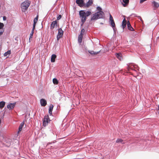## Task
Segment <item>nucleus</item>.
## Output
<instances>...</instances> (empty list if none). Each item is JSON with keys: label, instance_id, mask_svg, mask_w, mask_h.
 I'll use <instances>...</instances> for the list:
<instances>
[{"label": "nucleus", "instance_id": "1", "mask_svg": "<svg viewBox=\"0 0 159 159\" xmlns=\"http://www.w3.org/2000/svg\"><path fill=\"white\" fill-rule=\"evenodd\" d=\"M79 14L81 18V24L82 26L86 20L87 17L90 16L91 12L89 11L85 12L84 10H81L79 11Z\"/></svg>", "mask_w": 159, "mask_h": 159}, {"label": "nucleus", "instance_id": "2", "mask_svg": "<svg viewBox=\"0 0 159 159\" xmlns=\"http://www.w3.org/2000/svg\"><path fill=\"white\" fill-rule=\"evenodd\" d=\"M31 2L28 0H25L21 4V8L22 12H25L28 9L30 6Z\"/></svg>", "mask_w": 159, "mask_h": 159}, {"label": "nucleus", "instance_id": "3", "mask_svg": "<svg viewBox=\"0 0 159 159\" xmlns=\"http://www.w3.org/2000/svg\"><path fill=\"white\" fill-rule=\"evenodd\" d=\"M50 120L48 115L45 116L43 121V125L46 126L48 123V121Z\"/></svg>", "mask_w": 159, "mask_h": 159}, {"label": "nucleus", "instance_id": "4", "mask_svg": "<svg viewBox=\"0 0 159 159\" xmlns=\"http://www.w3.org/2000/svg\"><path fill=\"white\" fill-rule=\"evenodd\" d=\"M64 33L63 31L62 30L61 28H60L58 30V33L57 36V41L61 38L62 36Z\"/></svg>", "mask_w": 159, "mask_h": 159}, {"label": "nucleus", "instance_id": "5", "mask_svg": "<svg viewBox=\"0 0 159 159\" xmlns=\"http://www.w3.org/2000/svg\"><path fill=\"white\" fill-rule=\"evenodd\" d=\"M76 2L80 7H84L85 3L83 0H76Z\"/></svg>", "mask_w": 159, "mask_h": 159}, {"label": "nucleus", "instance_id": "6", "mask_svg": "<svg viewBox=\"0 0 159 159\" xmlns=\"http://www.w3.org/2000/svg\"><path fill=\"white\" fill-rule=\"evenodd\" d=\"M16 104V102L10 103L7 105V108L9 110H12L15 107Z\"/></svg>", "mask_w": 159, "mask_h": 159}, {"label": "nucleus", "instance_id": "7", "mask_svg": "<svg viewBox=\"0 0 159 159\" xmlns=\"http://www.w3.org/2000/svg\"><path fill=\"white\" fill-rule=\"evenodd\" d=\"M57 21L56 20L53 21L51 25L50 29L52 30L55 28V26H57Z\"/></svg>", "mask_w": 159, "mask_h": 159}, {"label": "nucleus", "instance_id": "8", "mask_svg": "<svg viewBox=\"0 0 159 159\" xmlns=\"http://www.w3.org/2000/svg\"><path fill=\"white\" fill-rule=\"evenodd\" d=\"M104 13L102 11H98L97 12L95 13L98 19L102 18L103 17V14Z\"/></svg>", "mask_w": 159, "mask_h": 159}, {"label": "nucleus", "instance_id": "9", "mask_svg": "<svg viewBox=\"0 0 159 159\" xmlns=\"http://www.w3.org/2000/svg\"><path fill=\"white\" fill-rule=\"evenodd\" d=\"M120 2L124 7H125L128 5L129 0H120Z\"/></svg>", "mask_w": 159, "mask_h": 159}, {"label": "nucleus", "instance_id": "10", "mask_svg": "<svg viewBox=\"0 0 159 159\" xmlns=\"http://www.w3.org/2000/svg\"><path fill=\"white\" fill-rule=\"evenodd\" d=\"M40 103L41 106L43 107L45 106L47 104L46 101L45 99L43 98L40 99Z\"/></svg>", "mask_w": 159, "mask_h": 159}, {"label": "nucleus", "instance_id": "11", "mask_svg": "<svg viewBox=\"0 0 159 159\" xmlns=\"http://www.w3.org/2000/svg\"><path fill=\"white\" fill-rule=\"evenodd\" d=\"M93 3V0H89V1L85 4L84 7H89V6H91Z\"/></svg>", "mask_w": 159, "mask_h": 159}, {"label": "nucleus", "instance_id": "12", "mask_svg": "<svg viewBox=\"0 0 159 159\" xmlns=\"http://www.w3.org/2000/svg\"><path fill=\"white\" fill-rule=\"evenodd\" d=\"M116 57L119 60H121L122 59V55L121 53H117L115 54Z\"/></svg>", "mask_w": 159, "mask_h": 159}, {"label": "nucleus", "instance_id": "13", "mask_svg": "<svg viewBox=\"0 0 159 159\" xmlns=\"http://www.w3.org/2000/svg\"><path fill=\"white\" fill-rule=\"evenodd\" d=\"M53 106L51 104L50 105L49 109V113L50 116H52V111L53 109Z\"/></svg>", "mask_w": 159, "mask_h": 159}, {"label": "nucleus", "instance_id": "14", "mask_svg": "<svg viewBox=\"0 0 159 159\" xmlns=\"http://www.w3.org/2000/svg\"><path fill=\"white\" fill-rule=\"evenodd\" d=\"M127 27L128 30L130 31H134V28L131 26L129 21H128L127 22Z\"/></svg>", "mask_w": 159, "mask_h": 159}, {"label": "nucleus", "instance_id": "15", "mask_svg": "<svg viewBox=\"0 0 159 159\" xmlns=\"http://www.w3.org/2000/svg\"><path fill=\"white\" fill-rule=\"evenodd\" d=\"M152 4H153V7H154V9H156V8H157L158 7H159V4L153 1L152 2Z\"/></svg>", "mask_w": 159, "mask_h": 159}, {"label": "nucleus", "instance_id": "16", "mask_svg": "<svg viewBox=\"0 0 159 159\" xmlns=\"http://www.w3.org/2000/svg\"><path fill=\"white\" fill-rule=\"evenodd\" d=\"M57 57V56L54 54H52L51 56V62H53L55 61V59Z\"/></svg>", "mask_w": 159, "mask_h": 159}, {"label": "nucleus", "instance_id": "17", "mask_svg": "<svg viewBox=\"0 0 159 159\" xmlns=\"http://www.w3.org/2000/svg\"><path fill=\"white\" fill-rule=\"evenodd\" d=\"M127 23V21L124 18L122 21V28L124 29Z\"/></svg>", "mask_w": 159, "mask_h": 159}, {"label": "nucleus", "instance_id": "18", "mask_svg": "<svg viewBox=\"0 0 159 159\" xmlns=\"http://www.w3.org/2000/svg\"><path fill=\"white\" fill-rule=\"evenodd\" d=\"M100 52V51L98 52H94L93 51H89V53H90V54L92 55L98 54V53H99Z\"/></svg>", "mask_w": 159, "mask_h": 159}, {"label": "nucleus", "instance_id": "19", "mask_svg": "<svg viewBox=\"0 0 159 159\" xmlns=\"http://www.w3.org/2000/svg\"><path fill=\"white\" fill-rule=\"evenodd\" d=\"M98 19V18L97 16H96V14H95V13L94 14H93V16L91 19V20L92 21L93 20H95Z\"/></svg>", "mask_w": 159, "mask_h": 159}, {"label": "nucleus", "instance_id": "20", "mask_svg": "<svg viewBox=\"0 0 159 159\" xmlns=\"http://www.w3.org/2000/svg\"><path fill=\"white\" fill-rule=\"evenodd\" d=\"M24 122H22L20 125L19 127L18 132H20L22 129V128L24 125Z\"/></svg>", "mask_w": 159, "mask_h": 159}, {"label": "nucleus", "instance_id": "21", "mask_svg": "<svg viewBox=\"0 0 159 159\" xmlns=\"http://www.w3.org/2000/svg\"><path fill=\"white\" fill-rule=\"evenodd\" d=\"M83 35L82 34H80L78 36V42L79 43H80L82 42L83 38Z\"/></svg>", "mask_w": 159, "mask_h": 159}, {"label": "nucleus", "instance_id": "22", "mask_svg": "<svg viewBox=\"0 0 159 159\" xmlns=\"http://www.w3.org/2000/svg\"><path fill=\"white\" fill-rule=\"evenodd\" d=\"M6 102L4 101L0 102V109H2L5 106Z\"/></svg>", "mask_w": 159, "mask_h": 159}, {"label": "nucleus", "instance_id": "23", "mask_svg": "<svg viewBox=\"0 0 159 159\" xmlns=\"http://www.w3.org/2000/svg\"><path fill=\"white\" fill-rule=\"evenodd\" d=\"M52 81L54 84H57L58 83V81L57 79L55 78H53L52 80Z\"/></svg>", "mask_w": 159, "mask_h": 159}, {"label": "nucleus", "instance_id": "24", "mask_svg": "<svg viewBox=\"0 0 159 159\" xmlns=\"http://www.w3.org/2000/svg\"><path fill=\"white\" fill-rule=\"evenodd\" d=\"M123 140L121 139H118L116 141V143H120L122 144L124 143H123Z\"/></svg>", "mask_w": 159, "mask_h": 159}, {"label": "nucleus", "instance_id": "25", "mask_svg": "<svg viewBox=\"0 0 159 159\" xmlns=\"http://www.w3.org/2000/svg\"><path fill=\"white\" fill-rule=\"evenodd\" d=\"M110 21V24L111 26L112 27V28L114 27L115 26V23L114 20H112Z\"/></svg>", "mask_w": 159, "mask_h": 159}, {"label": "nucleus", "instance_id": "26", "mask_svg": "<svg viewBox=\"0 0 159 159\" xmlns=\"http://www.w3.org/2000/svg\"><path fill=\"white\" fill-rule=\"evenodd\" d=\"M10 53H11V51L8 50L4 53V56H7L8 55H9Z\"/></svg>", "mask_w": 159, "mask_h": 159}, {"label": "nucleus", "instance_id": "27", "mask_svg": "<svg viewBox=\"0 0 159 159\" xmlns=\"http://www.w3.org/2000/svg\"><path fill=\"white\" fill-rule=\"evenodd\" d=\"M34 33V31L32 30L31 33L30 34L29 40L30 38H32Z\"/></svg>", "mask_w": 159, "mask_h": 159}, {"label": "nucleus", "instance_id": "28", "mask_svg": "<svg viewBox=\"0 0 159 159\" xmlns=\"http://www.w3.org/2000/svg\"><path fill=\"white\" fill-rule=\"evenodd\" d=\"M4 31L3 29H0V35L2 34Z\"/></svg>", "mask_w": 159, "mask_h": 159}, {"label": "nucleus", "instance_id": "29", "mask_svg": "<svg viewBox=\"0 0 159 159\" xmlns=\"http://www.w3.org/2000/svg\"><path fill=\"white\" fill-rule=\"evenodd\" d=\"M4 25L3 23L0 22V29H3Z\"/></svg>", "mask_w": 159, "mask_h": 159}, {"label": "nucleus", "instance_id": "30", "mask_svg": "<svg viewBox=\"0 0 159 159\" xmlns=\"http://www.w3.org/2000/svg\"><path fill=\"white\" fill-rule=\"evenodd\" d=\"M84 32H85V30L83 28L82 29L81 31V33H80V34H82V35H83Z\"/></svg>", "mask_w": 159, "mask_h": 159}, {"label": "nucleus", "instance_id": "31", "mask_svg": "<svg viewBox=\"0 0 159 159\" xmlns=\"http://www.w3.org/2000/svg\"><path fill=\"white\" fill-rule=\"evenodd\" d=\"M109 20H110V21H111L112 20H114L112 16L110 14Z\"/></svg>", "mask_w": 159, "mask_h": 159}, {"label": "nucleus", "instance_id": "32", "mask_svg": "<svg viewBox=\"0 0 159 159\" xmlns=\"http://www.w3.org/2000/svg\"><path fill=\"white\" fill-rule=\"evenodd\" d=\"M61 17V15H59L57 17V20H59Z\"/></svg>", "mask_w": 159, "mask_h": 159}, {"label": "nucleus", "instance_id": "33", "mask_svg": "<svg viewBox=\"0 0 159 159\" xmlns=\"http://www.w3.org/2000/svg\"><path fill=\"white\" fill-rule=\"evenodd\" d=\"M38 19V15H37L36 17L34 19V21H37Z\"/></svg>", "mask_w": 159, "mask_h": 159}, {"label": "nucleus", "instance_id": "34", "mask_svg": "<svg viewBox=\"0 0 159 159\" xmlns=\"http://www.w3.org/2000/svg\"><path fill=\"white\" fill-rule=\"evenodd\" d=\"M97 9L99 11H101L102 8L99 7H97Z\"/></svg>", "mask_w": 159, "mask_h": 159}, {"label": "nucleus", "instance_id": "35", "mask_svg": "<svg viewBox=\"0 0 159 159\" xmlns=\"http://www.w3.org/2000/svg\"><path fill=\"white\" fill-rule=\"evenodd\" d=\"M138 18L142 22H143V20L141 18V17L140 16H138Z\"/></svg>", "mask_w": 159, "mask_h": 159}, {"label": "nucleus", "instance_id": "36", "mask_svg": "<svg viewBox=\"0 0 159 159\" xmlns=\"http://www.w3.org/2000/svg\"><path fill=\"white\" fill-rule=\"evenodd\" d=\"M35 25H33V29H32V30H33V31L35 29Z\"/></svg>", "mask_w": 159, "mask_h": 159}, {"label": "nucleus", "instance_id": "37", "mask_svg": "<svg viewBox=\"0 0 159 159\" xmlns=\"http://www.w3.org/2000/svg\"><path fill=\"white\" fill-rule=\"evenodd\" d=\"M129 69H131L132 70H134V71H135V70L134 69L133 67H129Z\"/></svg>", "mask_w": 159, "mask_h": 159}, {"label": "nucleus", "instance_id": "38", "mask_svg": "<svg viewBox=\"0 0 159 159\" xmlns=\"http://www.w3.org/2000/svg\"><path fill=\"white\" fill-rule=\"evenodd\" d=\"M157 110L158 113L159 114V105H158V107L157 108Z\"/></svg>", "mask_w": 159, "mask_h": 159}, {"label": "nucleus", "instance_id": "39", "mask_svg": "<svg viewBox=\"0 0 159 159\" xmlns=\"http://www.w3.org/2000/svg\"><path fill=\"white\" fill-rule=\"evenodd\" d=\"M3 19L4 20H6L7 19V17L5 16H4L3 17Z\"/></svg>", "mask_w": 159, "mask_h": 159}, {"label": "nucleus", "instance_id": "40", "mask_svg": "<svg viewBox=\"0 0 159 159\" xmlns=\"http://www.w3.org/2000/svg\"><path fill=\"white\" fill-rule=\"evenodd\" d=\"M37 21H34V23L33 25H36Z\"/></svg>", "mask_w": 159, "mask_h": 159}, {"label": "nucleus", "instance_id": "41", "mask_svg": "<svg viewBox=\"0 0 159 159\" xmlns=\"http://www.w3.org/2000/svg\"><path fill=\"white\" fill-rule=\"evenodd\" d=\"M132 15H133L134 16H137L135 14H133Z\"/></svg>", "mask_w": 159, "mask_h": 159}, {"label": "nucleus", "instance_id": "42", "mask_svg": "<svg viewBox=\"0 0 159 159\" xmlns=\"http://www.w3.org/2000/svg\"><path fill=\"white\" fill-rule=\"evenodd\" d=\"M4 114H3V116H4Z\"/></svg>", "mask_w": 159, "mask_h": 159}]
</instances>
